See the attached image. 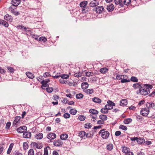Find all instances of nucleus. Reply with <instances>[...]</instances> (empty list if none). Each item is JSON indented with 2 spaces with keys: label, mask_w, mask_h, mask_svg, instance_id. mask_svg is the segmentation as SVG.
<instances>
[{
  "label": "nucleus",
  "mask_w": 155,
  "mask_h": 155,
  "mask_svg": "<svg viewBox=\"0 0 155 155\" xmlns=\"http://www.w3.org/2000/svg\"><path fill=\"white\" fill-rule=\"evenodd\" d=\"M68 137V135L67 134H63L61 135L60 138L61 140H65Z\"/></svg>",
  "instance_id": "obj_22"
},
{
  "label": "nucleus",
  "mask_w": 155,
  "mask_h": 155,
  "mask_svg": "<svg viewBox=\"0 0 155 155\" xmlns=\"http://www.w3.org/2000/svg\"><path fill=\"white\" fill-rule=\"evenodd\" d=\"M89 86V84L87 82H85L81 84V87L83 89L87 88Z\"/></svg>",
  "instance_id": "obj_18"
},
{
  "label": "nucleus",
  "mask_w": 155,
  "mask_h": 155,
  "mask_svg": "<svg viewBox=\"0 0 155 155\" xmlns=\"http://www.w3.org/2000/svg\"><path fill=\"white\" fill-rule=\"evenodd\" d=\"M107 8L109 12L112 11L114 8V5L113 4H111L107 6Z\"/></svg>",
  "instance_id": "obj_19"
},
{
  "label": "nucleus",
  "mask_w": 155,
  "mask_h": 155,
  "mask_svg": "<svg viewBox=\"0 0 155 155\" xmlns=\"http://www.w3.org/2000/svg\"><path fill=\"white\" fill-rule=\"evenodd\" d=\"M7 68L8 70L10 72L12 73V72H13V71H14V69L12 68L11 67H7Z\"/></svg>",
  "instance_id": "obj_58"
},
{
  "label": "nucleus",
  "mask_w": 155,
  "mask_h": 155,
  "mask_svg": "<svg viewBox=\"0 0 155 155\" xmlns=\"http://www.w3.org/2000/svg\"><path fill=\"white\" fill-rule=\"evenodd\" d=\"M69 112L71 114L74 115L76 114L77 111L75 109H71L70 110Z\"/></svg>",
  "instance_id": "obj_36"
},
{
  "label": "nucleus",
  "mask_w": 155,
  "mask_h": 155,
  "mask_svg": "<svg viewBox=\"0 0 155 155\" xmlns=\"http://www.w3.org/2000/svg\"><path fill=\"white\" fill-rule=\"evenodd\" d=\"M79 136L83 139H85L86 137V133L84 131H81L79 132Z\"/></svg>",
  "instance_id": "obj_8"
},
{
  "label": "nucleus",
  "mask_w": 155,
  "mask_h": 155,
  "mask_svg": "<svg viewBox=\"0 0 155 155\" xmlns=\"http://www.w3.org/2000/svg\"><path fill=\"white\" fill-rule=\"evenodd\" d=\"M53 88L52 87L46 88V91L48 93H51L53 91Z\"/></svg>",
  "instance_id": "obj_54"
},
{
  "label": "nucleus",
  "mask_w": 155,
  "mask_h": 155,
  "mask_svg": "<svg viewBox=\"0 0 155 155\" xmlns=\"http://www.w3.org/2000/svg\"><path fill=\"white\" fill-rule=\"evenodd\" d=\"M53 143L54 146L59 147L63 145V142L61 140L58 139L54 140Z\"/></svg>",
  "instance_id": "obj_4"
},
{
  "label": "nucleus",
  "mask_w": 155,
  "mask_h": 155,
  "mask_svg": "<svg viewBox=\"0 0 155 155\" xmlns=\"http://www.w3.org/2000/svg\"><path fill=\"white\" fill-rule=\"evenodd\" d=\"M93 73L92 72H87L85 73V75L86 76L90 77L92 76V74Z\"/></svg>",
  "instance_id": "obj_61"
},
{
  "label": "nucleus",
  "mask_w": 155,
  "mask_h": 155,
  "mask_svg": "<svg viewBox=\"0 0 155 155\" xmlns=\"http://www.w3.org/2000/svg\"><path fill=\"white\" fill-rule=\"evenodd\" d=\"M34 146L36 147L37 148L39 149H41L42 147V144H38L36 143H34Z\"/></svg>",
  "instance_id": "obj_30"
},
{
  "label": "nucleus",
  "mask_w": 155,
  "mask_h": 155,
  "mask_svg": "<svg viewBox=\"0 0 155 155\" xmlns=\"http://www.w3.org/2000/svg\"><path fill=\"white\" fill-rule=\"evenodd\" d=\"M143 84L139 83L134 84L133 85V87L135 89H140L143 86Z\"/></svg>",
  "instance_id": "obj_12"
},
{
  "label": "nucleus",
  "mask_w": 155,
  "mask_h": 155,
  "mask_svg": "<svg viewBox=\"0 0 155 155\" xmlns=\"http://www.w3.org/2000/svg\"><path fill=\"white\" fill-rule=\"evenodd\" d=\"M61 77L63 79H67L69 77L68 75L67 74H64L61 75Z\"/></svg>",
  "instance_id": "obj_46"
},
{
  "label": "nucleus",
  "mask_w": 155,
  "mask_h": 155,
  "mask_svg": "<svg viewBox=\"0 0 155 155\" xmlns=\"http://www.w3.org/2000/svg\"><path fill=\"white\" fill-rule=\"evenodd\" d=\"M130 81L129 80H127L125 79H123L121 80V82L122 83H124L126 82H129Z\"/></svg>",
  "instance_id": "obj_62"
},
{
  "label": "nucleus",
  "mask_w": 155,
  "mask_h": 155,
  "mask_svg": "<svg viewBox=\"0 0 155 155\" xmlns=\"http://www.w3.org/2000/svg\"><path fill=\"white\" fill-rule=\"evenodd\" d=\"M85 92L87 94H93L94 91L93 89H89L86 90Z\"/></svg>",
  "instance_id": "obj_28"
},
{
  "label": "nucleus",
  "mask_w": 155,
  "mask_h": 155,
  "mask_svg": "<svg viewBox=\"0 0 155 155\" xmlns=\"http://www.w3.org/2000/svg\"><path fill=\"white\" fill-rule=\"evenodd\" d=\"M4 19L5 20L11 22L12 21V17L11 15H9L8 14L5 15L4 16Z\"/></svg>",
  "instance_id": "obj_15"
},
{
  "label": "nucleus",
  "mask_w": 155,
  "mask_h": 155,
  "mask_svg": "<svg viewBox=\"0 0 155 155\" xmlns=\"http://www.w3.org/2000/svg\"><path fill=\"white\" fill-rule=\"evenodd\" d=\"M2 24H3L6 27H7L8 26V24L7 22H6L5 21H3V22H2Z\"/></svg>",
  "instance_id": "obj_63"
},
{
  "label": "nucleus",
  "mask_w": 155,
  "mask_h": 155,
  "mask_svg": "<svg viewBox=\"0 0 155 155\" xmlns=\"http://www.w3.org/2000/svg\"><path fill=\"white\" fill-rule=\"evenodd\" d=\"M17 131L19 133H24V131L22 130V129H21V127H19L17 128Z\"/></svg>",
  "instance_id": "obj_59"
},
{
  "label": "nucleus",
  "mask_w": 155,
  "mask_h": 155,
  "mask_svg": "<svg viewBox=\"0 0 155 155\" xmlns=\"http://www.w3.org/2000/svg\"><path fill=\"white\" fill-rule=\"evenodd\" d=\"M89 116L90 118H92V119H91V121L95 122L97 120V115L90 114Z\"/></svg>",
  "instance_id": "obj_16"
},
{
  "label": "nucleus",
  "mask_w": 155,
  "mask_h": 155,
  "mask_svg": "<svg viewBox=\"0 0 155 155\" xmlns=\"http://www.w3.org/2000/svg\"><path fill=\"white\" fill-rule=\"evenodd\" d=\"M38 40L40 41H42L43 42H45L47 41V39L44 37H41L39 38Z\"/></svg>",
  "instance_id": "obj_50"
},
{
  "label": "nucleus",
  "mask_w": 155,
  "mask_h": 155,
  "mask_svg": "<svg viewBox=\"0 0 155 155\" xmlns=\"http://www.w3.org/2000/svg\"><path fill=\"white\" fill-rule=\"evenodd\" d=\"M145 141L144 139L143 138H137V142L139 144H141L143 142H144Z\"/></svg>",
  "instance_id": "obj_25"
},
{
  "label": "nucleus",
  "mask_w": 155,
  "mask_h": 155,
  "mask_svg": "<svg viewBox=\"0 0 155 155\" xmlns=\"http://www.w3.org/2000/svg\"><path fill=\"white\" fill-rule=\"evenodd\" d=\"M104 8L102 6H97L96 8L95 11L97 13L101 14L104 11Z\"/></svg>",
  "instance_id": "obj_7"
},
{
  "label": "nucleus",
  "mask_w": 155,
  "mask_h": 155,
  "mask_svg": "<svg viewBox=\"0 0 155 155\" xmlns=\"http://www.w3.org/2000/svg\"><path fill=\"white\" fill-rule=\"evenodd\" d=\"M28 155H34V151L33 149H30L29 150Z\"/></svg>",
  "instance_id": "obj_47"
},
{
  "label": "nucleus",
  "mask_w": 155,
  "mask_h": 155,
  "mask_svg": "<svg viewBox=\"0 0 155 155\" xmlns=\"http://www.w3.org/2000/svg\"><path fill=\"white\" fill-rule=\"evenodd\" d=\"M101 111L103 114H107L108 112V110L104 107V108H102L101 110Z\"/></svg>",
  "instance_id": "obj_40"
},
{
  "label": "nucleus",
  "mask_w": 155,
  "mask_h": 155,
  "mask_svg": "<svg viewBox=\"0 0 155 155\" xmlns=\"http://www.w3.org/2000/svg\"><path fill=\"white\" fill-rule=\"evenodd\" d=\"M43 135L42 133H39L35 135V137L38 140H40L43 137Z\"/></svg>",
  "instance_id": "obj_14"
},
{
  "label": "nucleus",
  "mask_w": 155,
  "mask_h": 155,
  "mask_svg": "<svg viewBox=\"0 0 155 155\" xmlns=\"http://www.w3.org/2000/svg\"><path fill=\"white\" fill-rule=\"evenodd\" d=\"M123 76V75L119 74L117 75L116 77V79L117 80H120L122 79V77Z\"/></svg>",
  "instance_id": "obj_60"
},
{
  "label": "nucleus",
  "mask_w": 155,
  "mask_h": 155,
  "mask_svg": "<svg viewBox=\"0 0 155 155\" xmlns=\"http://www.w3.org/2000/svg\"><path fill=\"white\" fill-rule=\"evenodd\" d=\"M31 133L29 132H26L23 133V136L24 137L28 138L31 137Z\"/></svg>",
  "instance_id": "obj_9"
},
{
  "label": "nucleus",
  "mask_w": 155,
  "mask_h": 155,
  "mask_svg": "<svg viewBox=\"0 0 155 155\" xmlns=\"http://www.w3.org/2000/svg\"><path fill=\"white\" fill-rule=\"evenodd\" d=\"M97 124L100 125L103 124H104V121L102 120H98L97 121Z\"/></svg>",
  "instance_id": "obj_64"
},
{
  "label": "nucleus",
  "mask_w": 155,
  "mask_h": 155,
  "mask_svg": "<svg viewBox=\"0 0 155 155\" xmlns=\"http://www.w3.org/2000/svg\"><path fill=\"white\" fill-rule=\"evenodd\" d=\"M31 35L33 38H35V39L38 40V38H39V36H38L33 34H31Z\"/></svg>",
  "instance_id": "obj_57"
},
{
  "label": "nucleus",
  "mask_w": 155,
  "mask_h": 155,
  "mask_svg": "<svg viewBox=\"0 0 155 155\" xmlns=\"http://www.w3.org/2000/svg\"><path fill=\"white\" fill-rule=\"evenodd\" d=\"M85 117L83 115H80L78 116V119L81 121H83L85 119Z\"/></svg>",
  "instance_id": "obj_43"
},
{
  "label": "nucleus",
  "mask_w": 155,
  "mask_h": 155,
  "mask_svg": "<svg viewBox=\"0 0 155 155\" xmlns=\"http://www.w3.org/2000/svg\"><path fill=\"white\" fill-rule=\"evenodd\" d=\"M99 118L102 120L104 121V120H106L107 118V117L106 115L104 114H102L100 115Z\"/></svg>",
  "instance_id": "obj_26"
},
{
  "label": "nucleus",
  "mask_w": 155,
  "mask_h": 155,
  "mask_svg": "<svg viewBox=\"0 0 155 155\" xmlns=\"http://www.w3.org/2000/svg\"><path fill=\"white\" fill-rule=\"evenodd\" d=\"M108 71V69L107 68H101L100 70V72L103 74L105 73L106 72H107Z\"/></svg>",
  "instance_id": "obj_34"
},
{
  "label": "nucleus",
  "mask_w": 155,
  "mask_h": 155,
  "mask_svg": "<svg viewBox=\"0 0 155 155\" xmlns=\"http://www.w3.org/2000/svg\"><path fill=\"white\" fill-rule=\"evenodd\" d=\"M26 74L28 78L31 79H33L34 78V76L32 73L30 72H27L26 73Z\"/></svg>",
  "instance_id": "obj_27"
},
{
  "label": "nucleus",
  "mask_w": 155,
  "mask_h": 155,
  "mask_svg": "<svg viewBox=\"0 0 155 155\" xmlns=\"http://www.w3.org/2000/svg\"><path fill=\"white\" fill-rule=\"evenodd\" d=\"M107 104H106L107 105L112 106V107H113V106H114L115 105V104L114 103L110 100H109L107 101Z\"/></svg>",
  "instance_id": "obj_35"
},
{
  "label": "nucleus",
  "mask_w": 155,
  "mask_h": 155,
  "mask_svg": "<svg viewBox=\"0 0 155 155\" xmlns=\"http://www.w3.org/2000/svg\"><path fill=\"white\" fill-rule=\"evenodd\" d=\"M104 130H101L99 132V134H101V135L102 137L104 139H106L108 138L110 135L108 131H104Z\"/></svg>",
  "instance_id": "obj_2"
},
{
  "label": "nucleus",
  "mask_w": 155,
  "mask_h": 155,
  "mask_svg": "<svg viewBox=\"0 0 155 155\" xmlns=\"http://www.w3.org/2000/svg\"><path fill=\"white\" fill-rule=\"evenodd\" d=\"M63 117L65 118H69L70 117V114L68 113H65L64 114Z\"/></svg>",
  "instance_id": "obj_51"
},
{
  "label": "nucleus",
  "mask_w": 155,
  "mask_h": 155,
  "mask_svg": "<svg viewBox=\"0 0 155 155\" xmlns=\"http://www.w3.org/2000/svg\"><path fill=\"white\" fill-rule=\"evenodd\" d=\"M99 4L98 1L96 0H93L89 3V6L91 7H95Z\"/></svg>",
  "instance_id": "obj_5"
},
{
  "label": "nucleus",
  "mask_w": 155,
  "mask_h": 155,
  "mask_svg": "<svg viewBox=\"0 0 155 155\" xmlns=\"http://www.w3.org/2000/svg\"><path fill=\"white\" fill-rule=\"evenodd\" d=\"M92 101L94 102L98 103H100L101 102V99L97 97L93 98Z\"/></svg>",
  "instance_id": "obj_24"
},
{
  "label": "nucleus",
  "mask_w": 155,
  "mask_h": 155,
  "mask_svg": "<svg viewBox=\"0 0 155 155\" xmlns=\"http://www.w3.org/2000/svg\"><path fill=\"white\" fill-rule=\"evenodd\" d=\"M152 85L147 84L143 85L137 91L136 93L138 94H140L141 95H146L149 94L150 92V90L152 88Z\"/></svg>",
  "instance_id": "obj_1"
},
{
  "label": "nucleus",
  "mask_w": 155,
  "mask_h": 155,
  "mask_svg": "<svg viewBox=\"0 0 155 155\" xmlns=\"http://www.w3.org/2000/svg\"><path fill=\"white\" fill-rule=\"evenodd\" d=\"M105 108L108 110L112 109L113 108V107L112 106L106 105L105 106Z\"/></svg>",
  "instance_id": "obj_53"
},
{
  "label": "nucleus",
  "mask_w": 155,
  "mask_h": 155,
  "mask_svg": "<svg viewBox=\"0 0 155 155\" xmlns=\"http://www.w3.org/2000/svg\"><path fill=\"white\" fill-rule=\"evenodd\" d=\"M150 111L147 108H143L140 111L141 114L144 116H147L149 114Z\"/></svg>",
  "instance_id": "obj_3"
},
{
  "label": "nucleus",
  "mask_w": 155,
  "mask_h": 155,
  "mask_svg": "<svg viewBox=\"0 0 155 155\" xmlns=\"http://www.w3.org/2000/svg\"><path fill=\"white\" fill-rule=\"evenodd\" d=\"M59 98V97L57 95H54L53 96V99L55 101H57Z\"/></svg>",
  "instance_id": "obj_56"
},
{
  "label": "nucleus",
  "mask_w": 155,
  "mask_h": 155,
  "mask_svg": "<svg viewBox=\"0 0 155 155\" xmlns=\"http://www.w3.org/2000/svg\"><path fill=\"white\" fill-rule=\"evenodd\" d=\"M21 118L20 117L17 116L15 117V120H14L13 123V125H15L19 121Z\"/></svg>",
  "instance_id": "obj_17"
},
{
  "label": "nucleus",
  "mask_w": 155,
  "mask_h": 155,
  "mask_svg": "<svg viewBox=\"0 0 155 155\" xmlns=\"http://www.w3.org/2000/svg\"><path fill=\"white\" fill-rule=\"evenodd\" d=\"M11 125V123L10 122H7L6 124L5 128L6 129H8Z\"/></svg>",
  "instance_id": "obj_55"
},
{
  "label": "nucleus",
  "mask_w": 155,
  "mask_h": 155,
  "mask_svg": "<svg viewBox=\"0 0 155 155\" xmlns=\"http://www.w3.org/2000/svg\"><path fill=\"white\" fill-rule=\"evenodd\" d=\"M90 114L97 115L98 113V112L97 110L94 109H90L89 110Z\"/></svg>",
  "instance_id": "obj_21"
},
{
  "label": "nucleus",
  "mask_w": 155,
  "mask_h": 155,
  "mask_svg": "<svg viewBox=\"0 0 155 155\" xmlns=\"http://www.w3.org/2000/svg\"><path fill=\"white\" fill-rule=\"evenodd\" d=\"M113 148V145L112 144H110L107 146V149L109 150H111Z\"/></svg>",
  "instance_id": "obj_38"
},
{
  "label": "nucleus",
  "mask_w": 155,
  "mask_h": 155,
  "mask_svg": "<svg viewBox=\"0 0 155 155\" xmlns=\"http://www.w3.org/2000/svg\"><path fill=\"white\" fill-rule=\"evenodd\" d=\"M56 137V134L53 133H50L47 136V138L49 140H53Z\"/></svg>",
  "instance_id": "obj_6"
},
{
  "label": "nucleus",
  "mask_w": 155,
  "mask_h": 155,
  "mask_svg": "<svg viewBox=\"0 0 155 155\" xmlns=\"http://www.w3.org/2000/svg\"><path fill=\"white\" fill-rule=\"evenodd\" d=\"M122 0H114L115 3L116 5H119L121 7H123V4L122 2Z\"/></svg>",
  "instance_id": "obj_23"
},
{
  "label": "nucleus",
  "mask_w": 155,
  "mask_h": 155,
  "mask_svg": "<svg viewBox=\"0 0 155 155\" xmlns=\"http://www.w3.org/2000/svg\"><path fill=\"white\" fill-rule=\"evenodd\" d=\"M131 2V0H124L123 2V6H124V5H129L130 3Z\"/></svg>",
  "instance_id": "obj_20"
},
{
  "label": "nucleus",
  "mask_w": 155,
  "mask_h": 155,
  "mask_svg": "<svg viewBox=\"0 0 155 155\" xmlns=\"http://www.w3.org/2000/svg\"><path fill=\"white\" fill-rule=\"evenodd\" d=\"M92 127V124L91 123L86 124L85 125V127L86 128H89Z\"/></svg>",
  "instance_id": "obj_52"
},
{
  "label": "nucleus",
  "mask_w": 155,
  "mask_h": 155,
  "mask_svg": "<svg viewBox=\"0 0 155 155\" xmlns=\"http://www.w3.org/2000/svg\"><path fill=\"white\" fill-rule=\"evenodd\" d=\"M23 148L24 150H26L28 147V145L27 142H25L23 144Z\"/></svg>",
  "instance_id": "obj_42"
},
{
  "label": "nucleus",
  "mask_w": 155,
  "mask_h": 155,
  "mask_svg": "<svg viewBox=\"0 0 155 155\" xmlns=\"http://www.w3.org/2000/svg\"><path fill=\"white\" fill-rule=\"evenodd\" d=\"M82 73L81 72H77L74 74L75 77L79 78L81 77L82 76Z\"/></svg>",
  "instance_id": "obj_44"
},
{
  "label": "nucleus",
  "mask_w": 155,
  "mask_h": 155,
  "mask_svg": "<svg viewBox=\"0 0 155 155\" xmlns=\"http://www.w3.org/2000/svg\"><path fill=\"white\" fill-rule=\"evenodd\" d=\"M119 128L124 130H126L127 129V127L126 126L123 125H120Z\"/></svg>",
  "instance_id": "obj_45"
},
{
  "label": "nucleus",
  "mask_w": 155,
  "mask_h": 155,
  "mask_svg": "<svg viewBox=\"0 0 155 155\" xmlns=\"http://www.w3.org/2000/svg\"><path fill=\"white\" fill-rule=\"evenodd\" d=\"M87 4V1H84L81 2L80 4V6L81 7H84Z\"/></svg>",
  "instance_id": "obj_31"
},
{
  "label": "nucleus",
  "mask_w": 155,
  "mask_h": 155,
  "mask_svg": "<svg viewBox=\"0 0 155 155\" xmlns=\"http://www.w3.org/2000/svg\"><path fill=\"white\" fill-rule=\"evenodd\" d=\"M20 2V0H12L11 2L12 4L14 6H18Z\"/></svg>",
  "instance_id": "obj_11"
},
{
  "label": "nucleus",
  "mask_w": 155,
  "mask_h": 155,
  "mask_svg": "<svg viewBox=\"0 0 155 155\" xmlns=\"http://www.w3.org/2000/svg\"><path fill=\"white\" fill-rule=\"evenodd\" d=\"M130 80L133 82H137L138 81V79L136 77L134 76L131 77Z\"/></svg>",
  "instance_id": "obj_41"
},
{
  "label": "nucleus",
  "mask_w": 155,
  "mask_h": 155,
  "mask_svg": "<svg viewBox=\"0 0 155 155\" xmlns=\"http://www.w3.org/2000/svg\"><path fill=\"white\" fill-rule=\"evenodd\" d=\"M83 95L81 93L77 94L76 95V98L78 99L81 98L83 97Z\"/></svg>",
  "instance_id": "obj_39"
},
{
  "label": "nucleus",
  "mask_w": 155,
  "mask_h": 155,
  "mask_svg": "<svg viewBox=\"0 0 155 155\" xmlns=\"http://www.w3.org/2000/svg\"><path fill=\"white\" fill-rule=\"evenodd\" d=\"M13 146V143H11V144H10L7 152V153L8 154H9L10 153L12 149Z\"/></svg>",
  "instance_id": "obj_29"
},
{
  "label": "nucleus",
  "mask_w": 155,
  "mask_h": 155,
  "mask_svg": "<svg viewBox=\"0 0 155 155\" xmlns=\"http://www.w3.org/2000/svg\"><path fill=\"white\" fill-rule=\"evenodd\" d=\"M50 147L49 146H47L45 148L44 155H48V149Z\"/></svg>",
  "instance_id": "obj_37"
},
{
  "label": "nucleus",
  "mask_w": 155,
  "mask_h": 155,
  "mask_svg": "<svg viewBox=\"0 0 155 155\" xmlns=\"http://www.w3.org/2000/svg\"><path fill=\"white\" fill-rule=\"evenodd\" d=\"M132 121V120L131 118H127L125 119L124 121V122L125 124H128L130 123Z\"/></svg>",
  "instance_id": "obj_33"
},
{
  "label": "nucleus",
  "mask_w": 155,
  "mask_h": 155,
  "mask_svg": "<svg viewBox=\"0 0 155 155\" xmlns=\"http://www.w3.org/2000/svg\"><path fill=\"white\" fill-rule=\"evenodd\" d=\"M127 104V99H123L120 101V105L123 106L126 105Z\"/></svg>",
  "instance_id": "obj_10"
},
{
  "label": "nucleus",
  "mask_w": 155,
  "mask_h": 155,
  "mask_svg": "<svg viewBox=\"0 0 155 155\" xmlns=\"http://www.w3.org/2000/svg\"><path fill=\"white\" fill-rule=\"evenodd\" d=\"M11 10L12 12L15 15H17L19 14V13L18 12L16 11L13 9H12Z\"/></svg>",
  "instance_id": "obj_48"
},
{
  "label": "nucleus",
  "mask_w": 155,
  "mask_h": 155,
  "mask_svg": "<svg viewBox=\"0 0 155 155\" xmlns=\"http://www.w3.org/2000/svg\"><path fill=\"white\" fill-rule=\"evenodd\" d=\"M122 151L123 153H125V154L128 152L129 151H130L129 150V149L125 147H122Z\"/></svg>",
  "instance_id": "obj_32"
},
{
  "label": "nucleus",
  "mask_w": 155,
  "mask_h": 155,
  "mask_svg": "<svg viewBox=\"0 0 155 155\" xmlns=\"http://www.w3.org/2000/svg\"><path fill=\"white\" fill-rule=\"evenodd\" d=\"M17 27L19 29H22V30H24L25 31H26L27 29L26 27L22 25H19L17 26Z\"/></svg>",
  "instance_id": "obj_49"
},
{
  "label": "nucleus",
  "mask_w": 155,
  "mask_h": 155,
  "mask_svg": "<svg viewBox=\"0 0 155 155\" xmlns=\"http://www.w3.org/2000/svg\"><path fill=\"white\" fill-rule=\"evenodd\" d=\"M146 106L147 108L149 109L153 107L155 105L154 103L152 102H150L146 104Z\"/></svg>",
  "instance_id": "obj_13"
}]
</instances>
